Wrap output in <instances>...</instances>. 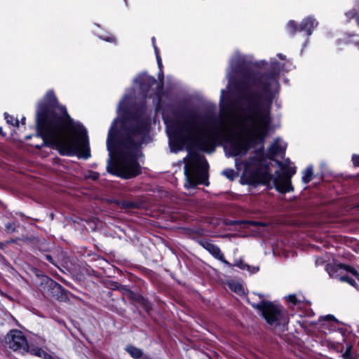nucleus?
Wrapping results in <instances>:
<instances>
[{
	"instance_id": "f257e3e1",
	"label": "nucleus",
	"mask_w": 359,
	"mask_h": 359,
	"mask_svg": "<svg viewBox=\"0 0 359 359\" xmlns=\"http://www.w3.org/2000/svg\"><path fill=\"white\" fill-rule=\"evenodd\" d=\"M278 88L276 74L258 75L248 71L243 75L237 98L223 109L225 117L215 129L207 128L197 114H189L175 123L170 138L172 136L182 144L195 143L202 151L212 153L223 132L232 130L231 123L237 115L245 138L231 140L229 155L245 156L251 144L262 141L267 133L271 105Z\"/></svg>"
},
{
	"instance_id": "f03ea898",
	"label": "nucleus",
	"mask_w": 359,
	"mask_h": 359,
	"mask_svg": "<svg viewBox=\"0 0 359 359\" xmlns=\"http://www.w3.org/2000/svg\"><path fill=\"white\" fill-rule=\"evenodd\" d=\"M36 128L43 143L36 147L47 146L62 156L79 154L85 159L90 156L86 128L73 122L66 108L59 105L53 90L48 91L43 102L38 105Z\"/></svg>"
},
{
	"instance_id": "7ed1b4c3",
	"label": "nucleus",
	"mask_w": 359,
	"mask_h": 359,
	"mask_svg": "<svg viewBox=\"0 0 359 359\" xmlns=\"http://www.w3.org/2000/svg\"><path fill=\"white\" fill-rule=\"evenodd\" d=\"M116 121L112 122L108 133L107 147L110 158L107 169L118 177L133 178L141 173L137 160L142 155L140 146L149 131V116L145 107L128 115L121 121L115 137Z\"/></svg>"
},
{
	"instance_id": "20e7f679",
	"label": "nucleus",
	"mask_w": 359,
	"mask_h": 359,
	"mask_svg": "<svg viewBox=\"0 0 359 359\" xmlns=\"http://www.w3.org/2000/svg\"><path fill=\"white\" fill-rule=\"evenodd\" d=\"M184 161V172L187 181L185 187L194 188L199 184L208 185V163L205 156L196 152H189Z\"/></svg>"
},
{
	"instance_id": "39448f33",
	"label": "nucleus",
	"mask_w": 359,
	"mask_h": 359,
	"mask_svg": "<svg viewBox=\"0 0 359 359\" xmlns=\"http://www.w3.org/2000/svg\"><path fill=\"white\" fill-rule=\"evenodd\" d=\"M252 306L262 312L266 323L278 334H281L287 330L289 316L287 311L282 306L264 299L257 304H252Z\"/></svg>"
},
{
	"instance_id": "423d86ee",
	"label": "nucleus",
	"mask_w": 359,
	"mask_h": 359,
	"mask_svg": "<svg viewBox=\"0 0 359 359\" xmlns=\"http://www.w3.org/2000/svg\"><path fill=\"white\" fill-rule=\"evenodd\" d=\"M277 164L282 168L283 172L276 171L273 178L276 189L280 193L290 192L293 190L291 184V177L296 173V167L292 166L291 161L286 159L284 162L277 161Z\"/></svg>"
},
{
	"instance_id": "0eeeda50",
	"label": "nucleus",
	"mask_w": 359,
	"mask_h": 359,
	"mask_svg": "<svg viewBox=\"0 0 359 359\" xmlns=\"http://www.w3.org/2000/svg\"><path fill=\"white\" fill-rule=\"evenodd\" d=\"M6 343L13 351L21 352L28 351L27 339L23 333L18 330H13L7 334Z\"/></svg>"
},
{
	"instance_id": "6e6552de",
	"label": "nucleus",
	"mask_w": 359,
	"mask_h": 359,
	"mask_svg": "<svg viewBox=\"0 0 359 359\" xmlns=\"http://www.w3.org/2000/svg\"><path fill=\"white\" fill-rule=\"evenodd\" d=\"M46 285L48 295L59 301H64L67 299L65 290L56 281L52 279H48Z\"/></svg>"
},
{
	"instance_id": "1a4fd4ad",
	"label": "nucleus",
	"mask_w": 359,
	"mask_h": 359,
	"mask_svg": "<svg viewBox=\"0 0 359 359\" xmlns=\"http://www.w3.org/2000/svg\"><path fill=\"white\" fill-rule=\"evenodd\" d=\"M200 244L203 248L208 251L215 259H219L228 266H231V264L227 260L225 259L223 253L222 252L221 250L217 245L208 241H202L200 242Z\"/></svg>"
},
{
	"instance_id": "9d476101",
	"label": "nucleus",
	"mask_w": 359,
	"mask_h": 359,
	"mask_svg": "<svg viewBox=\"0 0 359 359\" xmlns=\"http://www.w3.org/2000/svg\"><path fill=\"white\" fill-rule=\"evenodd\" d=\"M286 149L285 144L280 143V139L277 137L270 146L267 151L269 158L273 160L276 157L285 154Z\"/></svg>"
},
{
	"instance_id": "9b49d317",
	"label": "nucleus",
	"mask_w": 359,
	"mask_h": 359,
	"mask_svg": "<svg viewBox=\"0 0 359 359\" xmlns=\"http://www.w3.org/2000/svg\"><path fill=\"white\" fill-rule=\"evenodd\" d=\"M135 81L140 84L142 90L147 91L156 83V79L147 74H141L135 79Z\"/></svg>"
},
{
	"instance_id": "f8f14e48",
	"label": "nucleus",
	"mask_w": 359,
	"mask_h": 359,
	"mask_svg": "<svg viewBox=\"0 0 359 359\" xmlns=\"http://www.w3.org/2000/svg\"><path fill=\"white\" fill-rule=\"evenodd\" d=\"M318 22L311 17H308L304 19L299 27V31L306 32L307 35L310 36L312 34L313 29L316 27Z\"/></svg>"
},
{
	"instance_id": "ddd939ff",
	"label": "nucleus",
	"mask_w": 359,
	"mask_h": 359,
	"mask_svg": "<svg viewBox=\"0 0 359 359\" xmlns=\"http://www.w3.org/2000/svg\"><path fill=\"white\" fill-rule=\"evenodd\" d=\"M121 290L125 296H126L129 299L136 303H139L140 301H144V297L137 294L136 293H135L134 292H133L132 290L126 287H122Z\"/></svg>"
},
{
	"instance_id": "4468645a",
	"label": "nucleus",
	"mask_w": 359,
	"mask_h": 359,
	"mask_svg": "<svg viewBox=\"0 0 359 359\" xmlns=\"http://www.w3.org/2000/svg\"><path fill=\"white\" fill-rule=\"evenodd\" d=\"M125 350L130 354L134 359H140L143 355V351L133 345H128L126 347Z\"/></svg>"
},
{
	"instance_id": "2eb2a0df",
	"label": "nucleus",
	"mask_w": 359,
	"mask_h": 359,
	"mask_svg": "<svg viewBox=\"0 0 359 359\" xmlns=\"http://www.w3.org/2000/svg\"><path fill=\"white\" fill-rule=\"evenodd\" d=\"M116 203L123 209L130 210L138 208L140 205L137 203L130 201H116Z\"/></svg>"
},
{
	"instance_id": "dca6fc26",
	"label": "nucleus",
	"mask_w": 359,
	"mask_h": 359,
	"mask_svg": "<svg viewBox=\"0 0 359 359\" xmlns=\"http://www.w3.org/2000/svg\"><path fill=\"white\" fill-rule=\"evenodd\" d=\"M313 168L311 166L308 167L303 172L302 181L307 184L311 181L313 177Z\"/></svg>"
},
{
	"instance_id": "f3484780",
	"label": "nucleus",
	"mask_w": 359,
	"mask_h": 359,
	"mask_svg": "<svg viewBox=\"0 0 359 359\" xmlns=\"http://www.w3.org/2000/svg\"><path fill=\"white\" fill-rule=\"evenodd\" d=\"M27 352H29L31 354L41 358H43L45 356V354L47 353L45 351L39 347H33L31 348H28V351Z\"/></svg>"
},
{
	"instance_id": "a211bd4d",
	"label": "nucleus",
	"mask_w": 359,
	"mask_h": 359,
	"mask_svg": "<svg viewBox=\"0 0 359 359\" xmlns=\"http://www.w3.org/2000/svg\"><path fill=\"white\" fill-rule=\"evenodd\" d=\"M222 175L230 180H233L238 174L233 169H225L222 171Z\"/></svg>"
},
{
	"instance_id": "6ab92c4d",
	"label": "nucleus",
	"mask_w": 359,
	"mask_h": 359,
	"mask_svg": "<svg viewBox=\"0 0 359 359\" xmlns=\"http://www.w3.org/2000/svg\"><path fill=\"white\" fill-rule=\"evenodd\" d=\"M4 117H5V119L6 121V122L8 124L12 125V126H17V127L19 126V121L17 118H14L13 116L9 115L7 113H5L4 114Z\"/></svg>"
},
{
	"instance_id": "aec40b11",
	"label": "nucleus",
	"mask_w": 359,
	"mask_h": 359,
	"mask_svg": "<svg viewBox=\"0 0 359 359\" xmlns=\"http://www.w3.org/2000/svg\"><path fill=\"white\" fill-rule=\"evenodd\" d=\"M339 267L340 269H344V270H346L347 271H349L351 274H353L359 280V273L353 268H351V267H350L348 266L344 265V264L339 265Z\"/></svg>"
},
{
	"instance_id": "412c9836",
	"label": "nucleus",
	"mask_w": 359,
	"mask_h": 359,
	"mask_svg": "<svg viewBox=\"0 0 359 359\" xmlns=\"http://www.w3.org/2000/svg\"><path fill=\"white\" fill-rule=\"evenodd\" d=\"M230 287L237 294H243L244 292L243 286L239 283L230 284Z\"/></svg>"
},
{
	"instance_id": "4be33fe9",
	"label": "nucleus",
	"mask_w": 359,
	"mask_h": 359,
	"mask_svg": "<svg viewBox=\"0 0 359 359\" xmlns=\"http://www.w3.org/2000/svg\"><path fill=\"white\" fill-rule=\"evenodd\" d=\"M287 27L291 34H294L297 30H299L297 23L294 20H290L288 22Z\"/></svg>"
},
{
	"instance_id": "5701e85b",
	"label": "nucleus",
	"mask_w": 359,
	"mask_h": 359,
	"mask_svg": "<svg viewBox=\"0 0 359 359\" xmlns=\"http://www.w3.org/2000/svg\"><path fill=\"white\" fill-rule=\"evenodd\" d=\"M353 348L352 345H348L345 353L343 354V357L345 359H353L351 354V350Z\"/></svg>"
},
{
	"instance_id": "b1692460",
	"label": "nucleus",
	"mask_w": 359,
	"mask_h": 359,
	"mask_svg": "<svg viewBox=\"0 0 359 359\" xmlns=\"http://www.w3.org/2000/svg\"><path fill=\"white\" fill-rule=\"evenodd\" d=\"M234 265L239 267L241 269H246L248 271H250V266L247 264H245L242 260L238 261Z\"/></svg>"
},
{
	"instance_id": "393cba45",
	"label": "nucleus",
	"mask_w": 359,
	"mask_h": 359,
	"mask_svg": "<svg viewBox=\"0 0 359 359\" xmlns=\"http://www.w3.org/2000/svg\"><path fill=\"white\" fill-rule=\"evenodd\" d=\"M340 280L342 282H347L351 285H355V280H353L351 278H350L348 276H342L339 278Z\"/></svg>"
},
{
	"instance_id": "a878e982",
	"label": "nucleus",
	"mask_w": 359,
	"mask_h": 359,
	"mask_svg": "<svg viewBox=\"0 0 359 359\" xmlns=\"http://www.w3.org/2000/svg\"><path fill=\"white\" fill-rule=\"evenodd\" d=\"M16 226L15 223L8 222L6 224V229L9 233H13L15 231Z\"/></svg>"
},
{
	"instance_id": "bb28decb",
	"label": "nucleus",
	"mask_w": 359,
	"mask_h": 359,
	"mask_svg": "<svg viewBox=\"0 0 359 359\" xmlns=\"http://www.w3.org/2000/svg\"><path fill=\"white\" fill-rule=\"evenodd\" d=\"M138 304H141L146 311H149L151 308L150 303L144 298V301H140Z\"/></svg>"
},
{
	"instance_id": "cd10ccee",
	"label": "nucleus",
	"mask_w": 359,
	"mask_h": 359,
	"mask_svg": "<svg viewBox=\"0 0 359 359\" xmlns=\"http://www.w3.org/2000/svg\"><path fill=\"white\" fill-rule=\"evenodd\" d=\"M287 299L290 302L296 304L297 303V297L294 294H290L287 297Z\"/></svg>"
},
{
	"instance_id": "c85d7f7f",
	"label": "nucleus",
	"mask_w": 359,
	"mask_h": 359,
	"mask_svg": "<svg viewBox=\"0 0 359 359\" xmlns=\"http://www.w3.org/2000/svg\"><path fill=\"white\" fill-rule=\"evenodd\" d=\"M352 161L355 165L359 166V156L353 155L352 157Z\"/></svg>"
},
{
	"instance_id": "c756f323",
	"label": "nucleus",
	"mask_w": 359,
	"mask_h": 359,
	"mask_svg": "<svg viewBox=\"0 0 359 359\" xmlns=\"http://www.w3.org/2000/svg\"><path fill=\"white\" fill-rule=\"evenodd\" d=\"M46 259L50 262L51 264H53L54 266H57L56 263L55 262L53 257L50 255H45Z\"/></svg>"
},
{
	"instance_id": "7c9ffc66",
	"label": "nucleus",
	"mask_w": 359,
	"mask_h": 359,
	"mask_svg": "<svg viewBox=\"0 0 359 359\" xmlns=\"http://www.w3.org/2000/svg\"><path fill=\"white\" fill-rule=\"evenodd\" d=\"M89 177L93 179V180H96L99 177V174L95 172H93L90 175Z\"/></svg>"
},
{
	"instance_id": "2f4dec72",
	"label": "nucleus",
	"mask_w": 359,
	"mask_h": 359,
	"mask_svg": "<svg viewBox=\"0 0 359 359\" xmlns=\"http://www.w3.org/2000/svg\"><path fill=\"white\" fill-rule=\"evenodd\" d=\"M230 65L234 69L235 72H238L237 65L235 64V60H231Z\"/></svg>"
},
{
	"instance_id": "473e14b6",
	"label": "nucleus",
	"mask_w": 359,
	"mask_h": 359,
	"mask_svg": "<svg viewBox=\"0 0 359 359\" xmlns=\"http://www.w3.org/2000/svg\"><path fill=\"white\" fill-rule=\"evenodd\" d=\"M43 359H56L53 355H51L50 354H49L48 353L46 354H45V356H43Z\"/></svg>"
},
{
	"instance_id": "72a5a7b5",
	"label": "nucleus",
	"mask_w": 359,
	"mask_h": 359,
	"mask_svg": "<svg viewBox=\"0 0 359 359\" xmlns=\"http://www.w3.org/2000/svg\"><path fill=\"white\" fill-rule=\"evenodd\" d=\"M154 50H155V53H156V59H158V56H160L159 55L158 49V48L156 47V45H154Z\"/></svg>"
},
{
	"instance_id": "f704fd0d",
	"label": "nucleus",
	"mask_w": 359,
	"mask_h": 359,
	"mask_svg": "<svg viewBox=\"0 0 359 359\" xmlns=\"http://www.w3.org/2000/svg\"><path fill=\"white\" fill-rule=\"evenodd\" d=\"M225 90H222V92H221V97H220V101L222 102L223 100H224V95L225 93Z\"/></svg>"
},
{
	"instance_id": "c9c22d12",
	"label": "nucleus",
	"mask_w": 359,
	"mask_h": 359,
	"mask_svg": "<svg viewBox=\"0 0 359 359\" xmlns=\"http://www.w3.org/2000/svg\"><path fill=\"white\" fill-rule=\"evenodd\" d=\"M157 62H158V67L161 68L162 66V63H161V60L160 56H158V59H157Z\"/></svg>"
},
{
	"instance_id": "e433bc0d",
	"label": "nucleus",
	"mask_w": 359,
	"mask_h": 359,
	"mask_svg": "<svg viewBox=\"0 0 359 359\" xmlns=\"http://www.w3.org/2000/svg\"><path fill=\"white\" fill-rule=\"evenodd\" d=\"M326 318H327V319H334V317L333 316H332V315H327V316H326Z\"/></svg>"
},
{
	"instance_id": "4c0bfd02",
	"label": "nucleus",
	"mask_w": 359,
	"mask_h": 359,
	"mask_svg": "<svg viewBox=\"0 0 359 359\" xmlns=\"http://www.w3.org/2000/svg\"><path fill=\"white\" fill-rule=\"evenodd\" d=\"M358 25H359V13L355 15Z\"/></svg>"
},
{
	"instance_id": "58836bf2",
	"label": "nucleus",
	"mask_w": 359,
	"mask_h": 359,
	"mask_svg": "<svg viewBox=\"0 0 359 359\" xmlns=\"http://www.w3.org/2000/svg\"><path fill=\"white\" fill-rule=\"evenodd\" d=\"M259 270V268L253 267V270L252 271L253 273Z\"/></svg>"
},
{
	"instance_id": "ea45409f",
	"label": "nucleus",
	"mask_w": 359,
	"mask_h": 359,
	"mask_svg": "<svg viewBox=\"0 0 359 359\" xmlns=\"http://www.w3.org/2000/svg\"><path fill=\"white\" fill-rule=\"evenodd\" d=\"M121 104H122V102H121L119 103V105H118V110H119V109H121Z\"/></svg>"
},
{
	"instance_id": "a19ab883",
	"label": "nucleus",
	"mask_w": 359,
	"mask_h": 359,
	"mask_svg": "<svg viewBox=\"0 0 359 359\" xmlns=\"http://www.w3.org/2000/svg\"><path fill=\"white\" fill-rule=\"evenodd\" d=\"M152 41H153V46L155 45V38L154 37L152 38Z\"/></svg>"
},
{
	"instance_id": "79ce46f5",
	"label": "nucleus",
	"mask_w": 359,
	"mask_h": 359,
	"mask_svg": "<svg viewBox=\"0 0 359 359\" xmlns=\"http://www.w3.org/2000/svg\"><path fill=\"white\" fill-rule=\"evenodd\" d=\"M278 56L280 57V59H283V60L284 59V57H283V56H282V55H281V54H279V55H278Z\"/></svg>"
},
{
	"instance_id": "37998d69",
	"label": "nucleus",
	"mask_w": 359,
	"mask_h": 359,
	"mask_svg": "<svg viewBox=\"0 0 359 359\" xmlns=\"http://www.w3.org/2000/svg\"><path fill=\"white\" fill-rule=\"evenodd\" d=\"M25 118H23L22 119V124H25Z\"/></svg>"
},
{
	"instance_id": "c03bdc74",
	"label": "nucleus",
	"mask_w": 359,
	"mask_h": 359,
	"mask_svg": "<svg viewBox=\"0 0 359 359\" xmlns=\"http://www.w3.org/2000/svg\"><path fill=\"white\" fill-rule=\"evenodd\" d=\"M249 304H253L254 303H251L250 300H248Z\"/></svg>"
},
{
	"instance_id": "a18cd8bd",
	"label": "nucleus",
	"mask_w": 359,
	"mask_h": 359,
	"mask_svg": "<svg viewBox=\"0 0 359 359\" xmlns=\"http://www.w3.org/2000/svg\"><path fill=\"white\" fill-rule=\"evenodd\" d=\"M249 304H253L254 303H251L250 300H248Z\"/></svg>"
},
{
	"instance_id": "49530a36",
	"label": "nucleus",
	"mask_w": 359,
	"mask_h": 359,
	"mask_svg": "<svg viewBox=\"0 0 359 359\" xmlns=\"http://www.w3.org/2000/svg\"><path fill=\"white\" fill-rule=\"evenodd\" d=\"M1 133V128H0V133Z\"/></svg>"
}]
</instances>
